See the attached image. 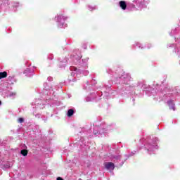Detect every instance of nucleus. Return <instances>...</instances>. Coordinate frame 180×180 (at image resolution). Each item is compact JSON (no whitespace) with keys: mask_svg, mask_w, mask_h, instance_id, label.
Masks as SVG:
<instances>
[{"mask_svg":"<svg viewBox=\"0 0 180 180\" xmlns=\"http://www.w3.org/2000/svg\"><path fill=\"white\" fill-rule=\"evenodd\" d=\"M104 167L106 168V169H115V164L112 162H105L104 163Z\"/></svg>","mask_w":180,"mask_h":180,"instance_id":"f257e3e1","label":"nucleus"},{"mask_svg":"<svg viewBox=\"0 0 180 180\" xmlns=\"http://www.w3.org/2000/svg\"><path fill=\"white\" fill-rule=\"evenodd\" d=\"M67 115H68V117H71V116H72V115H74V110L73 109L68 110Z\"/></svg>","mask_w":180,"mask_h":180,"instance_id":"20e7f679","label":"nucleus"},{"mask_svg":"<svg viewBox=\"0 0 180 180\" xmlns=\"http://www.w3.org/2000/svg\"><path fill=\"white\" fill-rule=\"evenodd\" d=\"M120 6L122 11H126V8H127V4H126V1H120Z\"/></svg>","mask_w":180,"mask_h":180,"instance_id":"f03ea898","label":"nucleus"},{"mask_svg":"<svg viewBox=\"0 0 180 180\" xmlns=\"http://www.w3.org/2000/svg\"><path fill=\"white\" fill-rule=\"evenodd\" d=\"M61 19H63V20H65V17H64V15H59L58 16V22H61Z\"/></svg>","mask_w":180,"mask_h":180,"instance_id":"423d86ee","label":"nucleus"},{"mask_svg":"<svg viewBox=\"0 0 180 180\" xmlns=\"http://www.w3.org/2000/svg\"><path fill=\"white\" fill-rule=\"evenodd\" d=\"M75 71H77V68H74Z\"/></svg>","mask_w":180,"mask_h":180,"instance_id":"1a4fd4ad","label":"nucleus"},{"mask_svg":"<svg viewBox=\"0 0 180 180\" xmlns=\"http://www.w3.org/2000/svg\"><path fill=\"white\" fill-rule=\"evenodd\" d=\"M8 77V72H0V79H2L4 78H6Z\"/></svg>","mask_w":180,"mask_h":180,"instance_id":"7ed1b4c3","label":"nucleus"},{"mask_svg":"<svg viewBox=\"0 0 180 180\" xmlns=\"http://www.w3.org/2000/svg\"><path fill=\"white\" fill-rule=\"evenodd\" d=\"M0 105H2V102L0 101Z\"/></svg>","mask_w":180,"mask_h":180,"instance_id":"9d476101","label":"nucleus"},{"mask_svg":"<svg viewBox=\"0 0 180 180\" xmlns=\"http://www.w3.org/2000/svg\"><path fill=\"white\" fill-rule=\"evenodd\" d=\"M113 158L115 159V160H120L121 158H122V155H115V156H113Z\"/></svg>","mask_w":180,"mask_h":180,"instance_id":"0eeeda50","label":"nucleus"},{"mask_svg":"<svg viewBox=\"0 0 180 180\" xmlns=\"http://www.w3.org/2000/svg\"><path fill=\"white\" fill-rule=\"evenodd\" d=\"M20 153L22 155H23V157H26L27 155L28 151L27 150L23 149L21 150Z\"/></svg>","mask_w":180,"mask_h":180,"instance_id":"39448f33","label":"nucleus"},{"mask_svg":"<svg viewBox=\"0 0 180 180\" xmlns=\"http://www.w3.org/2000/svg\"><path fill=\"white\" fill-rule=\"evenodd\" d=\"M18 123H23V122H25V120L23 118L20 117L18 120Z\"/></svg>","mask_w":180,"mask_h":180,"instance_id":"6e6552de","label":"nucleus"}]
</instances>
